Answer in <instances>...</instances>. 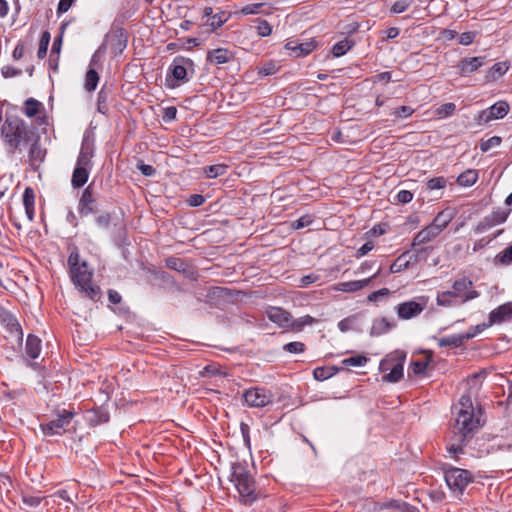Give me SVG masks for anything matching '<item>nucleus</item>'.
<instances>
[{"instance_id": "b1692460", "label": "nucleus", "mask_w": 512, "mask_h": 512, "mask_svg": "<svg viewBox=\"0 0 512 512\" xmlns=\"http://www.w3.org/2000/svg\"><path fill=\"white\" fill-rule=\"evenodd\" d=\"M41 340L35 335H28L26 340V353L32 359H36L40 355Z\"/></svg>"}, {"instance_id": "7ed1b4c3", "label": "nucleus", "mask_w": 512, "mask_h": 512, "mask_svg": "<svg viewBox=\"0 0 512 512\" xmlns=\"http://www.w3.org/2000/svg\"><path fill=\"white\" fill-rule=\"evenodd\" d=\"M2 137L10 153L22 152L31 142L30 133L19 120H6L1 129Z\"/></svg>"}, {"instance_id": "4be33fe9", "label": "nucleus", "mask_w": 512, "mask_h": 512, "mask_svg": "<svg viewBox=\"0 0 512 512\" xmlns=\"http://www.w3.org/2000/svg\"><path fill=\"white\" fill-rule=\"evenodd\" d=\"M473 334H460V335H451L443 338L436 339L437 344L440 347H459L465 341L472 339Z\"/></svg>"}, {"instance_id": "8fccbe9b", "label": "nucleus", "mask_w": 512, "mask_h": 512, "mask_svg": "<svg viewBox=\"0 0 512 512\" xmlns=\"http://www.w3.org/2000/svg\"><path fill=\"white\" fill-rule=\"evenodd\" d=\"M278 71V67L273 62H268L259 67V74L262 76H268L276 73Z\"/></svg>"}, {"instance_id": "c03bdc74", "label": "nucleus", "mask_w": 512, "mask_h": 512, "mask_svg": "<svg viewBox=\"0 0 512 512\" xmlns=\"http://www.w3.org/2000/svg\"><path fill=\"white\" fill-rule=\"evenodd\" d=\"M500 143H501V138L499 136H493V137L487 139L486 141H483L480 145V148H481L482 152H487L491 148L499 146Z\"/></svg>"}, {"instance_id": "3c124183", "label": "nucleus", "mask_w": 512, "mask_h": 512, "mask_svg": "<svg viewBox=\"0 0 512 512\" xmlns=\"http://www.w3.org/2000/svg\"><path fill=\"white\" fill-rule=\"evenodd\" d=\"M312 223V217L310 215H304L292 223L294 229H301L309 226Z\"/></svg>"}, {"instance_id": "6e6d98bb", "label": "nucleus", "mask_w": 512, "mask_h": 512, "mask_svg": "<svg viewBox=\"0 0 512 512\" xmlns=\"http://www.w3.org/2000/svg\"><path fill=\"white\" fill-rule=\"evenodd\" d=\"M374 265L372 261H364L362 262L357 269L354 271V275H363L369 272Z\"/></svg>"}, {"instance_id": "dca6fc26", "label": "nucleus", "mask_w": 512, "mask_h": 512, "mask_svg": "<svg viewBox=\"0 0 512 512\" xmlns=\"http://www.w3.org/2000/svg\"><path fill=\"white\" fill-rule=\"evenodd\" d=\"M234 54L226 48H217L208 51L207 61L213 65H221L233 60Z\"/></svg>"}, {"instance_id": "4c0bfd02", "label": "nucleus", "mask_w": 512, "mask_h": 512, "mask_svg": "<svg viewBox=\"0 0 512 512\" xmlns=\"http://www.w3.org/2000/svg\"><path fill=\"white\" fill-rule=\"evenodd\" d=\"M49 43H50V33L48 31H44L42 33V36L39 41V47H38V52H37V55L39 58L45 57Z\"/></svg>"}, {"instance_id": "bb28decb", "label": "nucleus", "mask_w": 512, "mask_h": 512, "mask_svg": "<svg viewBox=\"0 0 512 512\" xmlns=\"http://www.w3.org/2000/svg\"><path fill=\"white\" fill-rule=\"evenodd\" d=\"M317 323V319L310 315H304L298 319L292 318V323L290 326V331L300 332L304 329L305 326H311Z\"/></svg>"}, {"instance_id": "e433bc0d", "label": "nucleus", "mask_w": 512, "mask_h": 512, "mask_svg": "<svg viewBox=\"0 0 512 512\" xmlns=\"http://www.w3.org/2000/svg\"><path fill=\"white\" fill-rule=\"evenodd\" d=\"M410 265V262L405 259V255L399 256L390 266L391 273H399L406 270Z\"/></svg>"}, {"instance_id": "338daca9", "label": "nucleus", "mask_w": 512, "mask_h": 512, "mask_svg": "<svg viewBox=\"0 0 512 512\" xmlns=\"http://www.w3.org/2000/svg\"><path fill=\"white\" fill-rule=\"evenodd\" d=\"M21 73L20 70L18 69H15L13 67H10V66H5L2 68V75L5 77V78H10V77H14V76H17Z\"/></svg>"}, {"instance_id": "ddd939ff", "label": "nucleus", "mask_w": 512, "mask_h": 512, "mask_svg": "<svg viewBox=\"0 0 512 512\" xmlns=\"http://www.w3.org/2000/svg\"><path fill=\"white\" fill-rule=\"evenodd\" d=\"M267 318L279 328L290 330L292 315L281 307H269L266 310Z\"/></svg>"}, {"instance_id": "2eb2a0df", "label": "nucleus", "mask_w": 512, "mask_h": 512, "mask_svg": "<svg viewBox=\"0 0 512 512\" xmlns=\"http://www.w3.org/2000/svg\"><path fill=\"white\" fill-rule=\"evenodd\" d=\"M510 320H512V302L499 306L489 314V325L500 324Z\"/></svg>"}, {"instance_id": "a19ab883", "label": "nucleus", "mask_w": 512, "mask_h": 512, "mask_svg": "<svg viewBox=\"0 0 512 512\" xmlns=\"http://www.w3.org/2000/svg\"><path fill=\"white\" fill-rule=\"evenodd\" d=\"M455 109L456 106L454 103H445L437 109L436 115L441 119L447 118L454 113Z\"/></svg>"}, {"instance_id": "aec40b11", "label": "nucleus", "mask_w": 512, "mask_h": 512, "mask_svg": "<svg viewBox=\"0 0 512 512\" xmlns=\"http://www.w3.org/2000/svg\"><path fill=\"white\" fill-rule=\"evenodd\" d=\"M23 149L29 150V161L32 166H37L44 160L45 151L41 148L38 141L34 139L33 135L31 136V142H29L28 146L23 147Z\"/></svg>"}, {"instance_id": "6e6552de", "label": "nucleus", "mask_w": 512, "mask_h": 512, "mask_svg": "<svg viewBox=\"0 0 512 512\" xmlns=\"http://www.w3.org/2000/svg\"><path fill=\"white\" fill-rule=\"evenodd\" d=\"M74 414L71 411H63L57 415L56 419L49 421L46 424H41V430L45 436L62 435L68 431Z\"/></svg>"}, {"instance_id": "4468645a", "label": "nucleus", "mask_w": 512, "mask_h": 512, "mask_svg": "<svg viewBox=\"0 0 512 512\" xmlns=\"http://www.w3.org/2000/svg\"><path fill=\"white\" fill-rule=\"evenodd\" d=\"M94 156V146L88 141L84 140L77 158L76 167L91 170L92 158Z\"/></svg>"}, {"instance_id": "ea45409f", "label": "nucleus", "mask_w": 512, "mask_h": 512, "mask_svg": "<svg viewBox=\"0 0 512 512\" xmlns=\"http://www.w3.org/2000/svg\"><path fill=\"white\" fill-rule=\"evenodd\" d=\"M390 295H391V291L388 288H381L377 291L370 293L367 296V300L372 303H377L380 300L387 298Z\"/></svg>"}, {"instance_id": "49530a36", "label": "nucleus", "mask_w": 512, "mask_h": 512, "mask_svg": "<svg viewBox=\"0 0 512 512\" xmlns=\"http://www.w3.org/2000/svg\"><path fill=\"white\" fill-rule=\"evenodd\" d=\"M263 6V3H254L244 6L240 11L237 13L241 15H253L258 14L259 9Z\"/></svg>"}, {"instance_id": "603ef678", "label": "nucleus", "mask_w": 512, "mask_h": 512, "mask_svg": "<svg viewBox=\"0 0 512 512\" xmlns=\"http://www.w3.org/2000/svg\"><path fill=\"white\" fill-rule=\"evenodd\" d=\"M375 247L374 245V242L373 241H368L366 242L365 244H363L357 251H356V254H355V257L357 259L365 256L366 254H368L371 250H373V248Z\"/></svg>"}, {"instance_id": "052dcab7", "label": "nucleus", "mask_w": 512, "mask_h": 512, "mask_svg": "<svg viewBox=\"0 0 512 512\" xmlns=\"http://www.w3.org/2000/svg\"><path fill=\"white\" fill-rule=\"evenodd\" d=\"M397 200L400 203H409L413 199V194L408 190H400L397 193Z\"/></svg>"}, {"instance_id": "412c9836", "label": "nucleus", "mask_w": 512, "mask_h": 512, "mask_svg": "<svg viewBox=\"0 0 512 512\" xmlns=\"http://www.w3.org/2000/svg\"><path fill=\"white\" fill-rule=\"evenodd\" d=\"M439 234L440 232L437 231V228L430 224L416 234L413 239V245L416 246L426 244L437 237Z\"/></svg>"}, {"instance_id": "f8f14e48", "label": "nucleus", "mask_w": 512, "mask_h": 512, "mask_svg": "<svg viewBox=\"0 0 512 512\" xmlns=\"http://www.w3.org/2000/svg\"><path fill=\"white\" fill-rule=\"evenodd\" d=\"M509 112V104L506 101H498L486 110H482L478 115V121L488 123L492 120L502 119Z\"/></svg>"}, {"instance_id": "0eeeda50", "label": "nucleus", "mask_w": 512, "mask_h": 512, "mask_svg": "<svg viewBox=\"0 0 512 512\" xmlns=\"http://www.w3.org/2000/svg\"><path fill=\"white\" fill-rule=\"evenodd\" d=\"M429 298L420 296L416 300H410L398 304L397 316L402 320H409L420 315L427 307Z\"/></svg>"}, {"instance_id": "393cba45", "label": "nucleus", "mask_w": 512, "mask_h": 512, "mask_svg": "<svg viewBox=\"0 0 512 512\" xmlns=\"http://www.w3.org/2000/svg\"><path fill=\"white\" fill-rule=\"evenodd\" d=\"M89 173H90V170H87L85 168L75 167L73 174H72V179H71L72 186L75 188H80V187L84 186L88 180Z\"/></svg>"}, {"instance_id": "f3484780", "label": "nucleus", "mask_w": 512, "mask_h": 512, "mask_svg": "<svg viewBox=\"0 0 512 512\" xmlns=\"http://www.w3.org/2000/svg\"><path fill=\"white\" fill-rule=\"evenodd\" d=\"M285 48L292 51V55L295 57H302L310 54L315 48L316 43L314 40H310L303 43H296L295 41H289L286 43Z\"/></svg>"}, {"instance_id": "cd10ccee", "label": "nucleus", "mask_w": 512, "mask_h": 512, "mask_svg": "<svg viewBox=\"0 0 512 512\" xmlns=\"http://www.w3.org/2000/svg\"><path fill=\"white\" fill-rule=\"evenodd\" d=\"M458 303V299L451 291L438 292L436 296V304L441 307H452Z\"/></svg>"}, {"instance_id": "864d4df0", "label": "nucleus", "mask_w": 512, "mask_h": 512, "mask_svg": "<svg viewBox=\"0 0 512 512\" xmlns=\"http://www.w3.org/2000/svg\"><path fill=\"white\" fill-rule=\"evenodd\" d=\"M476 35H477L476 32H472V31L464 32L459 37V43L461 45H465V46L470 45L474 41Z\"/></svg>"}, {"instance_id": "09e8293b", "label": "nucleus", "mask_w": 512, "mask_h": 512, "mask_svg": "<svg viewBox=\"0 0 512 512\" xmlns=\"http://www.w3.org/2000/svg\"><path fill=\"white\" fill-rule=\"evenodd\" d=\"M313 376L316 380L323 381L331 377L332 373L327 368L317 367L313 371Z\"/></svg>"}, {"instance_id": "6ab92c4d", "label": "nucleus", "mask_w": 512, "mask_h": 512, "mask_svg": "<svg viewBox=\"0 0 512 512\" xmlns=\"http://www.w3.org/2000/svg\"><path fill=\"white\" fill-rule=\"evenodd\" d=\"M484 64L482 57L464 58L458 63L461 76H467L477 71Z\"/></svg>"}, {"instance_id": "2f4dec72", "label": "nucleus", "mask_w": 512, "mask_h": 512, "mask_svg": "<svg viewBox=\"0 0 512 512\" xmlns=\"http://www.w3.org/2000/svg\"><path fill=\"white\" fill-rule=\"evenodd\" d=\"M466 437L460 438V434L454 433V438L447 446V451L450 454H458L462 452Z\"/></svg>"}, {"instance_id": "79ce46f5", "label": "nucleus", "mask_w": 512, "mask_h": 512, "mask_svg": "<svg viewBox=\"0 0 512 512\" xmlns=\"http://www.w3.org/2000/svg\"><path fill=\"white\" fill-rule=\"evenodd\" d=\"M283 349L289 353H295V354H298V353H302L304 352L305 350V344L302 343V342H298V341H295V342H290V343H287L283 346Z\"/></svg>"}, {"instance_id": "72a5a7b5", "label": "nucleus", "mask_w": 512, "mask_h": 512, "mask_svg": "<svg viewBox=\"0 0 512 512\" xmlns=\"http://www.w3.org/2000/svg\"><path fill=\"white\" fill-rule=\"evenodd\" d=\"M227 167L223 164H215L204 168V173L207 178H216L225 174Z\"/></svg>"}, {"instance_id": "f03ea898", "label": "nucleus", "mask_w": 512, "mask_h": 512, "mask_svg": "<svg viewBox=\"0 0 512 512\" xmlns=\"http://www.w3.org/2000/svg\"><path fill=\"white\" fill-rule=\"evenodd\" d=\"M70 273L73 283L80 291L90 299L95 300L99 296V288L92 284V271L88 269L87 263H80L79 254L72 252L68 258Z\"/></svg>"}, {"instance_id": "423d86ee", "label": "nucleus", "mask_w": 512, "mask_h": 512, "mask_svg": "<svg viewBox=\"0 0 512 512\" xmlns=\"http://www.w3.org/2000/svg\"><path fill=\"white\" fill-rule=\"evenodd\" d=\"M444 478L450 490L459 494L472 481V475L468 470L455 467L447 469Z\"/></svg>"}, {"instance_id": "f257e3e1", "label": "nucleus", "mask_w": 512, "mask_h": 512, "mask_svg": "<svg viewBox=\"0 0 512 512\" xmlns=\"http://www.w3.org/2000/svg\"><path fill=\"white\" fill-rule=\"evenodd\" d=\"M456 409L453 431L460 434V438L467 437L481 426V412L474 408L470 396H461Z\"/></svg>"}, {"instance_id": "c756f323", "label": "nucleus", "mask_w": 512, "mask_h": 512, "mask_svg": "<svg viewBox=\"0 0 512 512\" xmlns=\"http://www.w3.org/2000/svg\"><path fill=\"white\" fill-rule=\"evenodd\" d=\"M99 82V75L95 69L91 68L87 71L85 77V88L87 91H94Z\"/></svg>"}, {"instance_id": "9b49d317", "label": "nucleus", "mask_w": 512, "mask_h": 512, "mask_svg": "<svg viewBox=\"0 0 512 512\" xmlns=\"http://www.w3.org/2000/svg\"><path fill=\"white\" fill-rule=\"evenodd\" d=\"M472 281L466 277L456 280L450 290L461 303L473 300L479 296V293L472 288Z\"/></svg>"}, {"instance_id": "de8ad7c7", "label": "nucleus", "mask_w": 512, "mask_h": 512, "mask_svg": "<svg viewBox=\"0 0 512 512\" xmlns=\"http://www.w3.org/2000/svg\"><path fill=\"white\" fill-rule=\"evenodd\" d=\"M257 32L261 37H266L272 33V27L266 20H258Z\"/></svg>"}, {"instance_id": "473e14b6", "label": "nucleus", "mask_w": 512, "mask_h": 512, "mask_svg": "<svg viewBox=\"0 0 512 512\" xmlns=\"http://www.w3.org/2000/svg\"><path fill=\"white\" fill-rule=\"evenodd\" d=\"M450 221H451V216L449 214L440 212L434 218V220L431 224L435 228H437V231H439L441 233L447 227V225L449 224Z\"/></svg>"}, {"instance_id": "5701e85b", "label": "nucleus", "mask_w": 512, "mask_h": 512, "mask_svg": "<svg viewBox=\"0 0 512 512\" xmlns=\"http://www.w3.org/2000/svg\"><path fill=\"white\" fill-rule=\"evenodd\" d=\"M44 110L45 108L40 101L34 98H29L24 103L23 113L27 117L32 118L43 114Z\"/></svg>"}, {"instance_id": "0e129e2a", "label": "nucleus", "mask_w": 512, "mask_h": 512, "mask_svg": "<svg viewBox=\"0 0 512 512\" xmlns=\"http://www.w3.org/2000/svg\"><path fill=\"white\" fill-rule=\"evenodd\" d=\"M392 327V325L389 324V322L387 321V319L385 318H382L380 319L378 322H376L374 324V329H379L380 332H386L388 330H390Z\"/></svg>"}, {"instance_id": "c9c22d12", "label": "nucleus", "mask_w": 512, "mask_h": 512, "mask_svg": "<svg viewBox=\"0 0 512 512\" xmlns=\"http://www.w3.org/2000/svg\"><path fill=\"white\" fill-rule=\"evenodd\" d=\"M172 77L178 82H184L187 76V70L182 64L173 63L171 67Z\"/></svg>"}, {"instance_id": "f704fd0d", "label": "nucleus", "mask_w": 512, "mask_h": 512, "mask_svg": "<svg viewBox=\"0 0 512 512\" xmlns=\"http://www.w3.org/2000/svg\"><path fill=\"white\" fill-rule=\"evenodd\" d=\"M351 47H352V43L349 40L344 39V40L337 42L333 46L332 53L335 57H340V56L344 55L347 51H349Z\"/></svg>"}, {"instance_id": "13d9d810", "label": "nucleus", "mask_w": 512, "mask_h": 512, "mask_svg": "<svg viewBox=\"0 0 512 512\" xmlns=\"http://www.w3.org/2000/svg\"><path fill=\"white\" fill-rule=\"evenodd\" d=\"M414 110L410 106H401L394 111V115L399 118H407L413 114Z\"/></svg>"}, {"instance_id": "5fc2aeb1", "label": "nucleus", "mask_w": 512, "mask_h": 512, "mask_svg": "<svg viewBox=\"0 0 512 512\" xmlns=\"http://www.w3.org/2000/svg\"><path fill=\"white\" fill-rule=\"evenodd\" d=\"M35 203V194L32 188L27 187L23 195L24 206H32Z\"/></svg>"}, {"instance_id": "a211bd4d", "label": "nucleus", "mask_w": 512, "mask_h": 512, "mask_svg": "<svg viewBox=\"0 0 512 512\" xmlns=\"http://www.w3.org/2000/svg\"><path fill=\"white\" fill-rule=\"evenodd\" d=\"M94 203L92 191L90 187H87L79 200L78 212L81 216H88L94 212Z\"/></svg>"}, {"instance_id": "9d476101", "label": "nucleus", "mask_w": 512, "mask_h": 512, "mask_svg": "<svg viewBox=\"0 0 512 512\" xmlns=\"http://www.w3.org/2000/svg\"><path fill=\"white\" fill-rule=\"evenodd\" d=\"M380 275V269H378L371 276L360 279L351 280L345 282H339L330 287V290L342 293H356L370 285V283Z\"/></svg>"}, {"instance_id": "39448f33", "label": "nucleus", "mask_w": 512, "mask_h": 512, "mask_svg": "<svg viewBox=\"0 0 512 512\" xmlns=\"http://www.w3.org/2000/svg\"><path fill=\"white\" fill-rule=\"evenodd\" d=\"M406 354L402 351H395L381 360L379 370L383 373V381L395 383L403 377V365Z\"/></svg>"}, {"instance_id": "7c9ffc66", "label": "nucleus", "mask_w": 512, "mask_h": 512, "mask_svg": "<svg viewBox=\"0 0 512 512\" xmlns=\"http://www.w3.org/2000/svg\"><path fill=\"white\" fill-rule=\"evenodd\" d=\"M368 362V358L364 355H355L342 360V365L345 367H362Z\"/></svg>"}, {"instance_id": "a18cd8bd", "label": "nucleus", "mask_w": 512, "mask_h": 512, "mask_svg": "<svg viewBox=\"0 0 512 512\" xmlns=\"http://www.w3.org/2000/svg\"><path fill=\"white\" fill-rule=\"evenodd\" d=\"M411 3L409 0H398L392 5L391 12L395 14L403 13L410 7Z\"/></svg>"}, {"instance_id": "4d7b16f0", "label": "nucleus", "mask_w": 512, "mask_h": 512, "mask_svg": "<svg viewBox=\"0 0 512 512\" xmlns=\"http://www.w3.org/2000/svg\"><path fill=\"white\" fill-rule=\"evenodd\" d=\"M319 279V276L316 274H309L301 277L299 279V287H307L308 285L316 282Z\"/></svg>"}, {"instance_id": "a878e982", "label": "nucleus", "mask_w": 512, "mask_h": 512, "mask_svg": "<svg viewBox=\"0 0 512 512\" xmlns=\"http://www.w3.org/2000/svg\"><path fill=\"white\" fill-rule=\"evenodd\" d=\"M478 180L477 170L469 169L461 173L457 178V183L463 187H470Z\"/></svg>"}, {"instance_id": "c85d7f7f", "label": "nucleus", "mask_w": 512, "mask_h": 512, "mask_svg": "<svg viewBox=\"0 0 512 512\" xmlns=\"http://www.w3.org/2000/svg\"><path fill=\"white\" fill-rule=\"evenodd\" d=\"M509 67L505 62H499L494 64L487 75L488 80H495L498 77L503 76L507 71Z\"/></svg>"}, {"instance_id": "58836bf2", "label": "nucleus", "mask_w": 512, "mask_h": 512, "mask_svg": "<svg viewBox=\"0 0 512 512\" xmlns=\"http://www.w3.org/2000/svg\"><path fill=\"white\" fill-rule=\"evenodd\" d=\"M495 261L502 265H509L512 263V245L498 253L495 257Z\"/></svg>"}, {"instance_id": "e2e57ef3", "label": "nucleus", "mask_w": 512, "mask_h": 512, "mask_svg": "<svg viewBox=\"0 0 512 512\" xmlns=\"http://www.w3.org/2000/svg\"><path fill=\"white\" fill-rule=\"evenodd\" d=\"M24 53H25V46L22 42H19V43H17V45L15 46V48L13 50L12 57L14 60H20L23 57Z\"/></svg>"}, {"instance_id": "680f3d73", "label": "nucleus", "mask_w": 512, "mask_h": 512, "mask_svg": "<svg viewBox=\"0 0 512 512\" xmlns=\"http://www.w3.org/2000/svg\"><path fill=\"white\" fill-rule=\"evenodd\" d=\"M23 503L30 507L38 506L41 503L42 498L30 495H24L22 497Z\"/></svg>"}, {"instance_id": "1a4fd4ad", "label": "nucleus", "mask_w": 512, "mask_h": 512, "mask_svg": "<svg viewBox=\"0 0 512 512\" xmlns=\"http://www.w3.org/2000/svg\"><path fill=\"white\" fill-rule=\"evenodd\" d=\"M244 400L251 408H262L272 403L273 394L264 388L253 387L244 392Z\"/></svg>"}, {"instance_id": "37998d69", "label": "nucleus", "mask_w": 512, "mask_h": 512, "mask_svg": "<svg viewBox=\"0 0 512 512\" xmlns=\"http://www.w3.org/2000/svg\"><path fill=\"white\" fill-rule=\"evenodd\" d=\"M447 185V180L444 177H435L427 182V187L430 190L443 189Z\"/></svg>"}, {"instance_id": "69168bd1", "label": "nucleus", "mask_w": 512, "mask_h": 512, "mask_svg": "<svg viewBox=\"0 0 512 512\" xmlns=\"http://www.w3.org/2000/svg\"><path fill=\"white\" fill-rule=\"evenodd\" d=\"M427 367V363L424 361H414L412 362V370L415 374H421L425 371Z\"/></svg>"}, {"instance_id": "bf43d9fd", "label": "nucleus", "mask_w": 512, "mask_h": 512, "mask_svg": "<svg viewBox=\"0 0 512 512\" xmlns=\"http://www.w3.org/2000/svg\"><path fill=\"white\" fill-rule=\"evenodd\" d=\"M108 44L116 45L119 49V51H122V49L125 47V41L122 40L121 35H112L107 40Z\"/></svg>"}, {"instance_id": "20e7f679", "label": "nucleus", "mask_w": 512, "mask_h": 512, "mask_svg": "<svg viewBox=\"0 0 512 512\" xmlns=\"http://www.w3.org/2000/svg\"><path fill=\"white\" fill-rule=\"evenodd\" d=\"M231 481L239 492L243 503L250 504L256 500L255 482L243 465L239 463L232 465Z\"/></svg>"}, {"instance_id": "774afa93", "label": "nucleus", "mask_w": 512, "mask_h": 512, "mask_svg": "<svg viewBox=\"0 0 512 512\" xmlns=\"http://www.w3.org/2000/svg\"><path fill=\"white\" fill-rule=\"evenodd\" d=\"M138 168L145 176H153L155 174V169L151 165H146L143 162L138 164Z\"/></svg>"}]
</instances>
